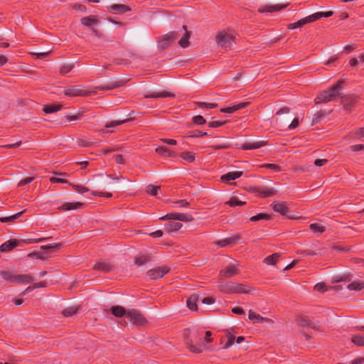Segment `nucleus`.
Returning <instances> with one entry per match:
<instances>
[{
  "label": "nucleus",
  "instance_id": "1",
  "mask_svg": "<svg viewBox=\"0 0 364 364\" xmlns=\"http://www.w3.org/2000/svg\"><path fill=\"white\" fill-rule=\"evenodd\" d=\"M344 81L339 80L328 90L321 92L315 99L316 104L326 103L335 100L341 95V86Z\"/></svg>",
  "mask_w": 364,
  "mask_h": 364
},
{
  "label": "nucleus",
  "instance_id": "2",
  "mask_svg": "<svg viewBox=\"0 0 364 364\" xmlns=\"http://www.w3.org/2000/svg\"><path fill=\"white\" fill-rule=\"evenodd\" d=\"M189 333L190 331L188 329L184 331V336L188 348L190 351L195 353H201L203 349V345L199 332L198 331L193 332L191 338L189 337Z\"/></svg>",
  "mask_w": 364,
  "mask_h": 364
},
{
  "label": "nucleus",
  "instance_id": "3",
  "mask_svg": "<svg viewBox=\"0 0 364 364\" xmlns=\"http://www.w3.org/2000/svg\"><path fill=\"white\" fill-rule=\"evenodd\" d=\"M235 38L229 29H223L217 33L215 42L219 47L228 50L231 49Z\"/></svg>",
  "mask_w": 364,
  "mask_h": 364
},
{
  "label": "nucleus",
  "instance_id": "4",
  "mask_svg": "<svg viewBox=\"0 0 364 364\" xmlns=\"http://www.w3.org/2000/svg\"><path fill=\"white\" fill-rule=\"evenodd\" d=\"M218 287L221 291L225 293L247 294L250 291V288L242 284L231 282H225L224 281H218Z\"/></svg>",
  "mask_w": 364,
  "mask_h": 364
},
{
  "label": "nucleus",
  "instance_id": "5",
  "mask_svg": "<svg viewBox=\"0 0 364 364\" xmlns=\"http://www.w3.org/2000/svg\"><path fill=\"white\" fill-rule=\"evenodd\" d=\"M65 95L68 97H85L90 95L91 92L87 91L81 85H71L65 87L63 90Z\"/></svg>",
  "mask_w": 364,
  "mask_h": 364
},
{
  "label": "nucleus",
  "instance_id": "6",
  "mask_svg": "<svg viewBox=\"0 0 364 364\" xmlns=\"http://www.w3.org/2000/svg\"><path fill=\"white\" fill-rule=\"evenodd\" d=\"M343 107L346 111H351L352 108L358 102L359 97L354 94L345 95L341 97Z\"/></svg>",
  "mask_w": 364,
  "mask_h": 364
},
{
  "label": "nucleus",
  "instance_id": "7",
  "mask_svg": "<svg viewBox=\"0 0 364 364\" xmlns=\"http://www.w3.org/2000/svg\"><path fill=\"white\" fill-rule=\"evenodd\" d=\"M248 318L253 323H262L266 326H269L272 324L273 321L272 319L262 317L258 314H256L252 310L249 311Z\"/></svg>",
  "mask_w": 364,
  "mask_h": 364
},
{
  "label": "nucleus",
  "instance_id": "8",
  "mask_svg": "<svg viewBox=\"0 0 364 364\" xmlns=\"http://www.w3.org/2000/svg\"><path fill=\"white\" fill-rule=\"evenodd\" d=\"M238 273V269L235 264H230L219 272V281H223L224 279L231 278Z\"/></svg>",
  "mask_w": 364,
  "mask_h": 364
},
{
  "label": "nucleus",
  "instance_id": "9",
  "mask_svg": "<svg viewBox=\"0 0 364 364\" xmlns=\"http://www.w3.org/2000/svg\"><path fill=\"white\" fill-rule=\"evenodd\" d=\"M129 120H130V119L126 118V119H123L113 120L109 122H107L105 126V129H102V133L103 134L114 133L115 132V130L110 129L111 128L115 129L116 127L129 122Z\"/></svg>",
  "mask_w": 364,
  "mask_h": 364
},
{
  "label": "nucleus",
  "instance_id": "10",
  "mask_svg": "<svg viewBox=\"0 0 364 364\" xmlns=\"http://www.w3.org/2000/svg\"><path fill=\"white\" fill-rule=\"evenodd\" d=\"M178 38V33L176 31H171L166 35L164 36L161 40V49L168 48Z\"/></svg>",
  "mask_w": 364,
  "mask_h": 364
},
{
  "label": "nucleus",
  "instance_id": "11",
  "mask_svg": "<svg viewBox=\"0 0 364 364\" xmlns=\"http://www.w3.org/2000/svg\"><path fill=\"white\" fill-rule=\"evenodd\" d=\"M172 219V220H177L179 221H183V222H190L193 220V218L188 214L186 213H171L168 214L164 217H161V219Z\"/></svg>",
  "mask_w": 364,
  "mask_h": 364
},
{
  "label": "nucleus",
  "instance_id": "12",
  "mask_svg": "<svg viewBox=\"0 0 364 364\" xmlns=\"http://www.w3.org/2000/svg\"><path fill=\"white\" fill-rule=\"evenodd\" d=\"M127 318L134 324H142L144 323L143 316L134 309H132L127 311Z\"/></svg>",
  "mask_w": 364,
  "mask_h": 364
},
{
  "label": "nucleus",
  "instance_id": "13",
  "mask_svg": "<svg viewBox=\"0 0 364 364\" xmlns=\"http://www.w3.org/2000/svg\"><path fill=\"white\" fill-rule=\"evenodd\" d=\"M125 84V82L124 80H117L114 82H111L107 85H98L95 87V89L100 91H105V90H112L116 88H118L119 87L123 86Z\"/></svg>",
  "mask_w": 364,
  "mask_h": 364
},
{
  "label": "nucleus",
  "instance_id": "14",
  "mask_svg": "<svg viewBox=\"0 0 364 364\" xmlns=\"http://www.w3.org/2000/svg\"><path fill=\"white\" fill-rule=\"evenodd\" d=\"M272 207L275 212L279 213L282 215H287L289 218H293L287 215L289 208L285 203L279 201L274 202L272 204Z\"/></svg>",
  "mask_w": 364,
  "mask_h": 364
},
{
  "label": "nucleus",
  "instance_id": "15",
  "mask_svg": "<svg viewBox=\"0 0 364 364\" xmlns=\"http://www.w3.org/2000/svg\"><path fill=\"white\" fill-rule=\"evenodd\" d=\"M287 5H282V4H277V5H272V6H269V5H266V6H263L262 7H260L259 9H258V12L259 13H265V12H269V13H272V12H275V11H279L284 8L287 7Z\"/></svg>",
  "mask_w": 364,
  "mask_h": 364
},
{
  "label": "nucleus",
  "instance_id": "16",
  "mask_svg": "<svg viewBox=\"0 0 364 364\" xmlns=\"http://www.w3.org/2000/svg\"><path fill=\"white\" fill-rule=\"evenodd\" d=\"M311 22H313V20L311 18V16L310 15L304 18L299 20L298 21H296L295 23H291L288 24L287 28L291 30V29H294V28H301L303 26H304L305 24L311 23Z\"/></svg>",
  "mask_w": 364,
  "mask_h": 364
},
{
  "label": "nucleus",
  "instance_id": "17",
  "mask_svg": "<svg viewBox=\"0 0 364 364\" xmlns=\"http://www.w3.org/2000/svg\"><path fill=\"white\" fill-rule=\"evenodd\" d=\"M94 269L105 272H109L112 270L113 265L109 262L103 260L97 262L94 266Z\"/></svg>",
  "mask_w": 364,
  "mask_h": 364
},
{
  "label": "nucleus",
  "instance_id": "18",
  "mask_svg": "<svg viewBox=\"0 0 364 364\" xmlns=\"http://www.w3.org/2000/svg\"><path fill=\"white\" fill-rule=\"evenodd\" d=\"M33 281V278L28 274H16L13 277V282L18 284H28Z\"/></svg>",
  "mask_w": 364,
  "mask_h": 364
},
{
  "label": "nucleus",
  "instance_id": "19",
  "mask_svg": "<svg viewBox=\"0 0 364 364\" xmlns=\"http://www.w3.org/2000/svg\"><path fill=\"white\" fill-rule=\"evenodd\" d=\"M83 206V203L80 202L75 203H65L61 206L58 208L60 210H77L82 208Z\"/></svg>",
  "mask_w": 364,
  "mask_h": 364
},
{
  "label": "nucleus",
  "instance_id": "20",
  "mask_svg": "<svg viewBox=\"0 0 364 364\" xmlns=\"http://www.w3.org/2000/svg\"><path fill=\"white\" fill-rule=\"evenodd\" d=\"M248 105H249V102H241V103H239V104L235 105L232 107L222 108L220 109V112L231 114L237 110H239V109L246 107Z\"/></svg>",
  "mask_w": 364,
  "mask_h": 364
},
{
  "label": "nucleus",
  "instance_id": "21",
  "mask_svg": "<svg viewBox=\"0 0 364 364\" xmlns=\"http://www.w3.org/2000/svg\"><path fill=\"white\" fill-rule=\"evenodd\" d=\"M176 220L168 221L167 223L164 225V229L167 232L176 231L181 229L182 228V224Z\"/></svg>",
  "mask_w": 364,
  "mask_h": 364
},
{
  "label": "nucleus",
  "instance_id": "22",
  "mask_svg": "<svg viewBox=\"0 0 364 364\" xmlns=\"http://www.w3.org/2000/svg\"><path fill=\"white\" fill-rule=\"evenodd\" d=\"M242 175V171H232L228 172L221 176L220 179L224 182H228L232 180L240 178Z\"/></svg>",
  "mask_w": 364,
  "mask_h": 364
},
{
  "label": "nucleus",
  "instance_id": "23",
  "mask_svg": "<svg viewBox=\"0 0 364 364\" xmlns=\"http://www.w3.org/2000/svg\"><path fill=\"white\" fill-rule=\"evenodd\" d=\"M80 21L82 25L90 27L92 26L98 24L99 19L95 16H89L82 18Z\"/></svg>",
  "mask_w": 364,
  "mask_h": 364
},
{
  "label": "nucleus",
  "instance_id": "24",
  "mask_svg": "<svg viewBox=\"0 0 364 364\" xmlns=\"http://www.w3.org/2000/svg\"><path fill=\"white\" fill-rule=\"evenodd\" d=\"M238 239H239V236L236 235V236H234V237H229V238H226V239H223V240H219V241H218L216 242V245L219 247H225L226 245H235L237 242Z\"/></svg>",
  "mask_w": 364,
  "mask_h": 364
},
{
  "label": "nucleus",
  "instance_id": "25",
  "mask_svg": "<svg viewBox=\"0 0 364 364\" xmlns=\"http://www.w3.org/2000/svg\"><path fill=\"white\" fill-rule=\"evenodd\" d=\"M266 144V141H259L256 142H248L245 143L242 146V149H259Z\"/></svg>",
  "mask_w": 364,
  "mask_h": 364
},
{
  "label": "nucleus",
  "instance_id": "26",
  "mask_svg": "<svg viewBox=\"0 0 364 364\" xmlns=\"http://www.w3.org/2000/svg\"><path fill=\"white\" fill-rule=\"evenodd\" d=\"M198 300V296L196 294H192L186 301L187 306L192 311H196L198 309L197 301Z\"/></svg>",
  "mask_w": 364,
  "mask_h": 364
},
{
  "label": "nucleus",
  "instance_id": "27",
  "mask_svg": "<svg viewBox=\"0 0 364 364\" xmlns=\"http://www.w3.org/2000/svg\"><path fill=\"white\" fill-rule=\"evenodd\" d=\"M111 312L117 317L125 316L127 317V311L121 306H113L110 309Z\"/></svg>",
  "mask_w": 364,
  "mask_h": 364
},
{
  "label": "nucleus",
  "instance_id": "28",
  "mask_svg": "<svg viewBox=\"0 0 364 364\" xmlns=\"http://www.w3.org/2000/svg\"><path fill=\"white\" fill-rule=\"evenodd\" d=\"M109 9L117 14H124L131 11V9L124 4H113L109 6Z\"/></svg>",
  "mask_w": 364,
  "mask_h": 364
},
{
  "label": "nucleus",
  "instance_id": "29",
  "mask_svg": "<svg viewBox=\"0 0 364 364\" xmlns=\"http://www.w3.org/2000/svg\"><path fill=\"white\" fill-rule=\"evenodd\" d=\"M18 242L16 240H9L0 247L1 252H9L17 246Z\"/></svg>",
  "mask_w": 364,
  "mask_h": 364
},
{
  "label": "nucleus",
  "instance_id": "30",
  "mask_svg": "<svg viewBox=\"0 0 364 364\" xmlns=\"http://www.w3.org/2000/svg\"><path fill=\"white\" fill-rule=\"evenodd\" d=\"M63 105H48L43 107V111L46 114H50L60 111Z\"/></svg>",
  "mask_w": 364,
  "mask_h": 364
},
{
  "label": "nucleus",
  "instance_id": "31",
  "mask_svg": "<svg viewBox=\"0 0 364 364\" xmlns=\"http://www.w3.org/2000/svg\"><path fill=\"white\" fill-rule=\"evenodd\" d=\"M191 33L189 31H186L182 38L179 40L178 44L182 48H187L190 43L189 38L191 37Z\"/></svg>",
  "mask_w": 364,
  "mask_h": 364
},
{
  "label": "nucleus",
  "instance_id": "32",
  "mask_svg": "<svg viewBox=\"0 0 364 364\" xmlns=\"http://www.w3.org/2000/svg\"><path fill=\"white\" fill-rule=\"evenodd\" d=\"M333 12L331 11H325V12H322V11L316 12V13L311 14V18L314 22V21H316L320 19L322 17H326V18L330 17V16H333Z\"/></svg>",
  "mask_w": 364,
  "mask_h": 364
},
{
  "label": "nucleus",
  "instance_id": "33",
  "mask_svg": "<svg viewBox=\"0 0 364 364\" xmlns=\"http://www.w3.org/2000/svg\"><path fill=\"white\" fill-rule=\"evenodd\" d=\"M279 256L280 255L279 253L273 254V255L264 258L263 262H264V263H265L268 265H274V264H276V262L278 261Z\"/></svg>",
  "mask_w": 364,
  "mask_h": 364
},
{
  "label": "nucleus",
  "instance_id": "34",
  "mask_svg": "<svg viewBox=\"0 0 364 364\" xmlns=\"http://www.w3.org/2000/svg\"><path fill=\"white\" fill-rule=\"evenodd\" d=\"M347 288L350 291H358L364 288V282L361 281H354L348 284Z\"/></svg>",
  "mask_w": 364,
  "mask_h": 364
},
{
  "label": "nucleus",
  "instance_id": "35",
  "mask_svg": "<svg viewBox=\"0 0 364 364\" xmlns=\"http://www.w3.org/2000/svg\"><path fill=\"white\" fill-rule=\"evenodd\" d=\"M24 211L25 210H23L21 212H19V213H18L16 214L11 215V216L1 217V218H0V221L2 222V223H13V222L15 221L16 219L19 218L23 214V213Z\"/></svg>",
  "mask_w": 364,
  "mask_h": 364
},
{
  "label": "nucleus",
  "instance_id": "36",
  "mask_svg": "<svg viewBox=\"0 0 364 364\" xmlns=\"http://www.w3.org/2000/svg\"><path fill=\"white\" fill-rule=\"evenodd\" d=\"M150 260V257L148 255H141L135 259V264L138 267L143 265Z\"/></svg>",
  "mask_w": 364,
  "mask_h": 364
},
{
  "label": "nucleus",
  "instance_id": "37",
  "mask_svg": "<svg viewBox=\"0 0 364 364\" xmlns=\"http://www.w3.org/2000/svg\"><path fill=\"white\" fill-rule=\"evenodd\" d=\"M351 341L357 346H364V336L363 335H354L351 338Z\"/></svg>",
  "mask_w": 364,
  "mask_h": 364
},
{
  "label": "nucleus",
  "instance_id": "38",
  "mask_svg": "<svg viewBox=\"0 0 364 364\" xmlns=\"http://www.w3.org/2000/svg\"><path fill=\"white\" fill-rule=\"evenodd\" d=\"M78 311V307L76 306H70L63 311V315L65 317H70L75 314Z\"/></svg>",
  "mask_w": 364,
  "mask_h": 364
},
{
  "label": "nucleus",
  "instance_id": "39",
  "mask_svg": "<svg viewBox=\"0 0 364 364\" xmlns=\"http://www.w3.org/2000/svg\"><path fill=\"white\" fill-rule=\"evenodd\" d=\"M196 105L200 108H205V109H213L218 107L217 103H208V102H197Z\"/></svg>",
  "mask_w": 364,
  "mask_h": 364
},
{
  "label": "nucleus",
  "instance_id": "40",
  "mask_svg": "<svg viewBox=\"0 0 364 364\" xmlns=\"http://www.w3.org/2000/svg\"><path fill=\"white\" fill-rule=\"evenodd\" d=\"M326 116V113L323 111L317 112L313 117L312 124H316L318 123L324 117Z\"/></svg>",
  "mask_w": 364,
  "mask_h": 364
},
{
  "label": "nucleus",
  "instance_id": "41",
  "mask_svg": "<svg viewBox=\"0 0 364 364\" xmlns=\"http://www.w3.org/2000/svg\"><path fill=\"white\" fill-rule=\"evenodd\" d=\"M276 190L272 188L258 191V193L263 197H269L273 196L276 193Z\"/></svg>",
  "mask_w": 364,
  "mask_h": 364
},
{
  "label": "nucleus",
  "instance_id": "42",
  "mask_svg": "<svg viewBox=\"0 0 364 364\" xmlns=\"http://www.w3.org/2000/svg\"><path fill=\"white\" fill-rule=\"evenodd\" d=\"M74 68V64H65L61 66L60 69V73L61 75H65L70 72Z\"/></svg>",
  "mask_w": 364,
  "mask_h": 364
},
{
  "label": "nucleus",
  "instance_id": "43",
  "mask_svg": "<svg viewBox=\"0 0 364 364\" xmlns=\"http://www.w3.org/2000/svg\"><path fill=\"white\" fill-rule=\"evenodd\" d=\"M270 216L265 213H259L255 216L250 218L251 221H257L259 220H269Z\"/></svg>",
  "mask_w": 364,
  "mask_h": 364
},
{
  "label": "nucleus",
  "instance_id": "44",
  "mask_svg": "<svg viewBox=\"0 0 364 364\" xmlns=\"http://www.w3.org/2000/svg\"><path fill=\"white\" fill-rule=\"evenodd\" d=\"M226 123H227L226 120H224V121H220V120L212 121V122H208V127H210V128H216V127H221V126L224 125Z\"/></svg>",
  "mask_w": 364,
  "mask_h": 364
},
{
  "label": "nucleus",
  "instance_id": "45",
  "mask_svg": "<svg viewBox=\"0 0 364 364\" xmlns=\"http://www.w3.org/2000/svg\"><path fill=\"white\" fill-rule=\"evenodd\" d=\"M310 229L313 232H323L325 230V228L323 225H321L320 224H317V223H313V224L310 225Z\"/></svg>",
  "mask_w": 364,
  "mask_h": 364
},
{
  "label": "nucleus",
  "instance_id": "46",
  "mask_svg": "<svg viewBox=\"0 0 364 364\" xmlns=\"http://www.w3.org/2000/svg\"><path fill=\"white\" fill-rule=\"evenodd\" d=\"M14 274L11 272H0V276L1 278L13 282V277Z\"/></svg>",
  "mask_w": 364,
  "mask_h": 364
},
{
  "label": "nucleus",
  "instance_id": "47",
  "mask_svg": "<svg viewBox=\"0 0 364 364\" xmlns=\"http://www.w3.org/2000/svg\"><path fill=\"white\" fill-rule=\"evenodd\" d=\"M228 205L233 207L235 205H242L245 203V202L238 200L237 198H231L229 201L227 202Z\"/></svg>",
  "mask_w": 364,
  "mask_h": 364
},
{
  "label": "nucleus",
  "instance_id": "48",
  "mask_svg": "<svg viewBox=\"0 0 364 364\" xmlns=\"http://www.w3.org/2000/svg\"><path fill=\"white\" fill-rule=\"evenodd\" d=\"M77 140L76 143L80 146H87L92 144V142L90 141L87 140L85 138H77Z\"/></svg>",
  "mask_w": 364,
  "mask_h": 364
},
{
  "label": "nucleus",
  "instance_id": "49",
  "mask_svg": "<svg viewBox=\"0 0 364 364\" xmlns=\"http://www.w3.org/2000/svg\"><path fill=\"white\" fill-rule=\"evenodd\" d=\"M192 120L194 124L199 125L204 124L206 122L204 117L201 115H197L193 117Z\"/></svg>",
  "mask_w": 364,
  "mask_h": 364
},
{
  "label": "nucleus",
  "instance_id": "50",
  "mask_svg": "<svg viewBox=\"0 0 364 364\" xmlns=\"http://www.w3.org/2000/svg\"><path fill=\"white\" fill-rule=\"evenodd\" d=\"M147 275L150 279H156L159 277V272L158 269H151L147 272Z\"/></svg>",
  "mask_w": 364,
  "mask_h": 364
},
{
  "label": "nucleus",
  "instance_id": "51",
  "mask_svg": "<svg viewBox=\"0 0 364 364\" xmlns=\"http://www.w3.org/2000/svg\"><path fill=\"white\" fill-rule=\"evenodd\" d=\"M181 157L184 159L188 161V162H192L195 160V156L189 152H183L181 154Z\"/></svg>",
  "mask_w": 364,
  "mask_h": 364
},
{
  "label": "nucleus",
  "instance_id": "52",
  "mask_svg": "<svg viewBox=\"0 0 364 364\" xmlns=\"http://www.w3.org/2000/svg\"><path fill=\"white\" fill-rule=\"evenodd\" d=\"M176 97L175 94L171 91L162 90L161 91V98L170 97L174 99Z\"/></svg>",
  "mask_w": 364,
  "mask_h": 364
},
{
  "label": "nucleus",
  "instance_id": "53",
  "mask_svg": "<svg viewBox=\"0 0 364 364\" xmlns=\"http://www.w3.org/2000/svg\"><path fill=\"white\" fill-rule=\"evenodd\" d=\"M314 289L320 292H325L327 290V286L324 283H318L314 286Z\"/></svg>",
  "mask_w": 364,
  "mask_h": 364
},
{
  "label": "nucleus",
  "instance_id": "54",
  "mask_svg": "<svg viewBox=\"0 0 364 364\" xmlns=\"http://www.w3.org/2000/svg\"><path fill=\"white\" fill-rule=\"evenodd\" d=\"M228 341L225 344V346H223V348H228L230 347L233 344V343H234L235 336L233 335H232L230 333H228Z\"/></svg>",
  "mask_w": 364,
  "mask_h": 364
},
{
  "label": "nucleus",
  "instance_id": "55",
  "mask_svg": "<svg viewBox=\"0 0 364 364\" xmlns=\"http://www.w3.org/2000/svg\"><path fill=\"white\" fill-rule=\"evenodd\" d=\"M208 134H213V133H208V132H203L197 130L196 132H193L192 134L189 135L188 136H206Z\"/></svg>",
  "mask_w": 364,
  "mask_h": 364
},
{
  "label": "nucleus",
  "instance_id": "56",
  "mask_svg": "<svg viewBox=\"0 0 364 364\" xmlns=\"http://www.w3.org/2000/svg\"><path fill=\"white\" fill-rule=\"evenodd\" d=\"M262 167L272 169L273 171H274L276 172H279L281 171V168L279 166H277L276 164H266L262 165Z\"/></svg>",
  "mask_w": 364,
  "mask_h": 364
},
{
  "label": "nucleus",
  "instance_id": "57",
  "mask_svg": "<svg viewBox=\"0 0 364 364\" xmlns=\"http://www.w3.org/2000/svg\"><path fill=\"white\" fill-rule=\"evenodd\" d=\"M299 124H300L299 119L296 117L292 120L291 123L288 126V128L290 129H296V127H299Z\"/></svg>",
  "mask_w": 364,
  "mask_h": 364
},
{
  "label": "nucleus",
  "instance_id": "58",
  "mask_svg": "<svg viewBox=\"0 0 364 364\" xmlns=\"http://www.w3.org/2000/svg\"><path fill=\"white\" fill-rule=\"evenodd\" d=\"M298 323L301 326H311V322L306 318H300Z\"/></svg>",
  "mask_w": 364,
  "mask_h": 364
},
{
  "label": "nucleus",
  "instance_id": "59",
  "mask_svg": "<svg viewBox=\"0 0 364 364\" xmlns=\"http://www.w3.org/2000/svg\"><path fill=\"white\" fill-rule=\"evenodd\" d=\"M339 55L340 54H336V55L331 57L328 60H326L324 63V65H330L333 64V63H335L336 61H337L338 60Z\"/></svg>",
  "mask_w": 364,
  "mask_h": 364
},
{
  "label": "nucleus",
  "instance_id": "60",
  "mask_svg": "<svg viewBox=\"0 0 364 364\" xmlns=\"http://www.w3.org/2000/svg\"><path fill=\"white\" fill-rule=\"evenodd\" d=\"M82 116V113L79 112L77 114H74V115H67L66 118H67L68 121L71 122V121L79 119Z\"/></svg>",
  "mask_w": 364,
  "mask_h": 364
},
{
  "label": "nucleus",
  "instance_id": "61",
  "mask_svg": "<svg viewBox=\"0 0 364 364\" xmlns=\"http://www.w3.org/2000/svg\"><path fill=\"white\" fill-rule=\"evenodd\" d=\"M158 188H159L158 186H154L152 185H149L147 187V192L153 196H156L157 194Z\"/></svg>",
  "mask_w": 364,
  "mask_h": 364
},
{
  "label": "nucleus",
  "instance_id": "62",
  "mask_svg": "<svg viewBox=\"0 0 364 364\" xmlns=\"http://www.w3.org/2000/svg\"><path fill=\"white\" fill-rule=\"evenodd\" d=\"M73 187L75 189L76 191H77L78 193H80L88 191V188H87L84 186H82L73 185Z\"/></svg>",
  "mask_w": 364,
  "mask_h": 364
},
{
  "label": "nucleus",
  "instance_id": "63",
  "mask_svg": "<svg viewBox=\"0 0 364 364\" xmlns=\"http://www.w3.org/2000/svg\"><path fill=\"white\" fill-rule=\"evenodd\" d=\"M34 178L33 177H27L21 181H19L18 186H24L27 183H29L31 182H32L33 181Z\"/></svg>",
  "mask_w": 364,
  "mask_h": 364
},
{
  "label": "nucleus",
  "instance_id": "64",
  "mask_svg": "<svg viewBox=\"0 0 364 364\" xmlns=\"http://www.w3.org/2000/svg\"><path fill=\"white\" fill-rule=\"evenodd\" d=\"M289 112H290V108L287 107H284L276 112V115L280 116L283 114H288Z\"/></svg>",
  "mask_w": 364,
  "mask_h": 364
}]
</instances>
